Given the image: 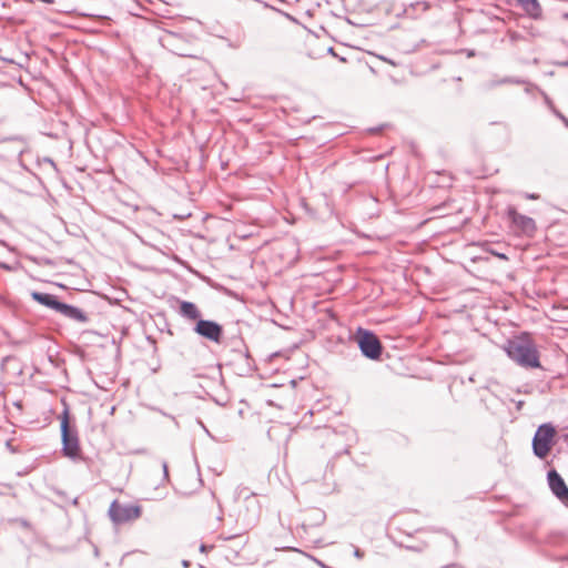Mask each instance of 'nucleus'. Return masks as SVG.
<instances>
[{
    "mask_svg": "<svg viewBox=\"0 0 568 568\" xmlns=\"http://www.w3.org/2000/svg\"><path fill=\"white\" fill-rule=\"evenodd\" d=\"M505 351L507 355L521 367H540L538 349L527 334L509 339L505 346Z\"/></svg>",
    "mask_w": 568,
    "mask_h": 568,
    "instance_id": "1",
    "label": "nucleus"
},
{
    "mask_svg": "<svg viewBox=\"0 0 568 568\" xmlns=\"http://www.w3.org/2000/svg\"><path fill=\"white\" fill-rule=\"evenodd\" d=\"M191 566V562L186 559L182 560V567L183 568H189Z\"/></svg>",
    "mask_w": 568,
    "mask_h": 568,
    "instance_id": "18",
    "label": "nucleus"
},
{
    "mask_svg": "<svg viewBox=\"0 0 568 568\" xmlns=\"http://www.w3.org/2000/svg\"><path fill=\"white\" fill-rule=\"evenodd\" d=\"M517 4L525 11L531 19H539L542 10L538 0H516Z\"/></svg>",
    "mask_w": 568,
    "mask_h": 568,
    "instance_id": "11",
    "label": "nucleus"
},
{
    "mask_svg": "<svg viewBox=\"0 0 568 568\" xmlns=\"http://www.w3.org/2000/svg\"><path fill=\"white\" fill-rule=\"evenodd\" d=\"M556 114L564 122V124L568 128V119L559 112H556Z\"/></svg>",
    "mask_w": 568,
    "mask_h": 568,
    "instance_id": "17",
    "label": "nucleus"
},
{
    "mask_svg": "<svg viewBox=\"0 0 568 568\" xmlns=\"http://www.w3.org/2000/svg\"><path fill=\"white\" fill-rule=\"evenodd\" d=\"M506 214L517 231L527 236L534 235L537 229L534 219L518 213L514 206H508Z\"/></svg>",
    "mask_w": 568,
    "mask_h": 568,
    "instance_id": "7",
    "label": "nucleus"
},
{
    "mask_svg": "<svg viewBox=\"0 0 568 568\" xmlns=\"http://www.w3.org/2000/svg\"><path fill=\"white\" fill-rule=\"evenodd\" d=\"M489 252H490L493 255H495V256H497V257H499V258H501V260H508V257H507L505 254H503V253H498V251L489 250Z\"/></svg>",
    "mask_w": 568,
    "mask_h": 568,
    "instance_id": "15",
    "label": "nucleus"
},
{
    "mask_svg": "<svg viewBox=\"0 0 568 568\" xmlns=\"http://www.w3.org/2000/svg\"><path fill=\"white\" fill-rule=\"evenodd\" d=\"M194 332L212 343L220 344L222 342L223 327L214 321L199 320L194 326Z\"/></svg>",
    "mask_w": 568,
    "mask_h": 568,
    "instance_id": "6",
    "label": "nucleus"
},
{
    "mask_svg": "<svg viewBox=\"0 0 568 568\" xmlns=\"http://www.w3.org/2000/svg\"><path fill=\"white\" fill-rule=\"evenodd\" d=\"M69 418V409L65 407L60 416L62 452L64 456L74 459L80 456V443L78 432L71 428Z\"/></svg>",
    "mask_w": 568,
    "mask_h": 568,
    "instance_id": "2",
    "label": "nucleus"
},
{
    "mask_svg": "<svg viewBox=\"0 0 568 568\" xmlns=\"http://www.w3.org/2000/svg\"><path fill=\"white\" fill-rule=\"evenodd\" d=\"M354 556L358 559H362L364 557V552L359 548L354 549Z\"/></svg>",
    "mask_w": 568,
    "mask_h": 568,
    "instance_id": "16",
    "label": "nucleus"
},
{
    "mask_svg": "<svg viewBox=\"0 0 568 568\" xmlns=\"http://www.w3.org/2000/svg\"><path fill=\"white\" fill-rule=\"evenodd\" d=\"M179 314L186 320L196 322L201 320V312L199 311L197 306L192 302L182 301L180 303Z\"/></svg>",
    "mask_w": 568,
    "mask_h": 568,
    "instance_id": "12",
    "label": "nucleus"
},
{
    "mask_svg": "<svg viewBox=\"0 0 568 568\" xmlns=\"http://www.w3.org/2000/svg\"><path fill=\"white\" fill-rule=\"evenodd\" d=\"M548 486L551 493L568 507V486L557 470L551 469L547 474Z\"/></svg>",
    "mask_w": 568,
    "mask_h": 568,
    "instance_id": "8",
    "label": "nucleus"
},
{
    "mask_svg": "<svg viewBox=\"0 0 568 568\" xmlns=\"http://www.w3.org/2000/svg\"><path fill=\"white\" fill-rule=\"evenodd\" d=\"M526 197L530 199V200H536L538 197V195H536V194H527Z\"/></svg>",
    "mask_w": 568,
    "mask_h": 568,
    "instance_id": "20",
    "label": "nucleus"
},
{
    "mask_svg": "<svg viewBox=\"0 0 568 568\" xmlns=\"http://www.w3.org/2000/svg\"><path fill=\"white\" fill-rule=\"evenodd\" d=\"M327 52L336 58L338 57L332 47L327 49Z\"/></svg>",
    "mask_w": 568,
    "mask_h": 568,
    "instance_id": "19",
    "label": "nucleus"
},
{
    "mask_svg": "<svg viewBox=\"0 0 568 568\" xmlns=\"http://www.w3.org/2000/svg\"><path fill=\"white\" fill-rule=\"evenodd\" d=\"M212 549H213V546H207V545H205V544H201V545H200V551H201V552H207V551H210V550H212Z\"/></svg>",
    "mask_w": 568,
    "mask_h": 568,
    "instance_id": "14",
    "label": "nucleus"
},
{
    "mask_svg": "<svg viewBox=\"0 0 568 568\" xmlns=\"http://www.w3.org/2000/svg\"><path fill=\"white\" fill-rule=\"evenodd\" d=\"M108 514L112 523L122 525L140 518L142 508L138 505H122L118 500H113Z\"/></svg>",
    "mask_w": 568,
    "mask_h": 568,
    "instance_id": "5",
    "label": "nucleus"
},
{
    "mask_svg": "<svg viewBox=\"0 0 568 568\" xmlns=\"http://www.w3.org/2000/svg\"><path fill=\"white\" fill-rule=\"evenodd\" d=\"M162 469H163V477L165 480H169V470H168V463L162 462Z\"/></svg>",
    "mask_w": 568,
    "mask_h": 568,
    "instance_id": "13",
    "label": "nucleus"
},
{
    "mask_svg": "<svg viewBox=\"0 0 568 568\" xmlns=\"http://www.w3.org/2000/svg\"><path fill=\"white\" fill-rule=\"evenodd\" d=\"M31 297L33 301L38 302L39 304L53 310L58 313L62 302L58 301L55 295L42 293V292H32Z\"/></svg>",
    "mask_w": 568,
    "mask_h": 568,
    "instance_id": "10",
    "label": "nucleus"
},
{
    "mask_svg": "<svg viewBox=\"0 0 568 568\" xmlns=\"http://www.w3.org/2000/svg\"><path fill=\"white\" fill-rule=\"evenodd\" d=\"M58 313L64 316L65 318L77 323L84 324L89 322V316L87 315V313L73 305L62 303Z\"/></svg>",
    "mask_w": 568,
    "mask_h": 568,
    "instance_id": "9",
    "label": "nucleus"
},
{
    "mask_svg": "<svg viewBox=\"0 0 568 568\" xmlns=\"http://www.w3.org/2000/svg\"><path fill=\"white\" fill-rule=\"evenodd\" d=\"M357 343L362 354L369 359H378L382 355V344L377 336L367 329L358 328L356 332Z\"/></svg>",
    "mask_w": 568,
    "mask_h": 568,
    "instance_id": "4",
    "label": "nucleus"
},
{
    "mask_svg": "<svg viewBox=\"0 0 568 568\" xmlns=\"http://www.w3.org/2000/svg\"><path fill=\"white\" fill-rule=\"evenodd\" d=\"M555 435L556 429L550 423L542 424L537 428L532 438V452L538 458L547 457L554 445Z\"/></svg>",
    "mask_w": 568,
    "mask_h": 568,
    "instance_id": "3",
    "label": "nucleus"
}]
</instances>
